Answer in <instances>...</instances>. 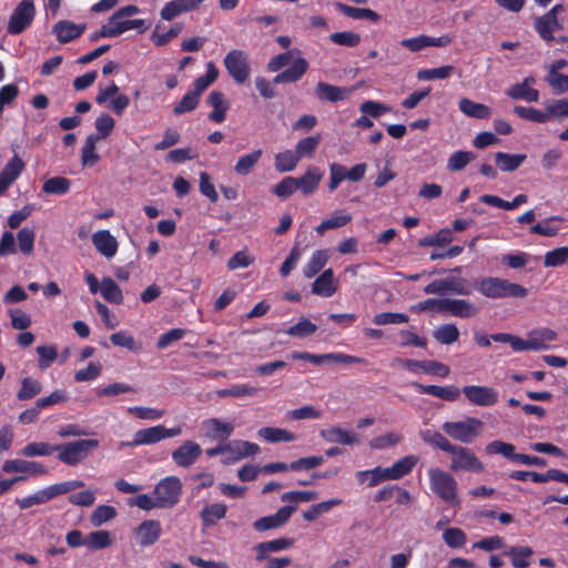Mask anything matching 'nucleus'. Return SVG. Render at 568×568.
<instances>
[{
    "label": "nucleus",
    "mask_w": 568,
    "mask_h": 568,
    "mask_svg": "<svg viewBox=\"0 0 568 568\" xmlns=\"http://www.w3.org/2000/svg\"><path fill=\"white\" fill-rule=\"evenodd\" d=\"M429 488L432 493L450 506H458V485L454 476L438 467H430L427 470Z\"/></svg>",
    "instance_id": "f257e3e1"
},
{
    "label": "nucleus",
    "mask_w": 568,
    "mask_h": 568,
    "mask_svg": "<svg viewBox=\"0 0 568 568\" xmlns=\"http://www.w3.org/2000/svg\"><path fill=\"white\" fill-rule=\"evenodd\" d=\"M478 292L488 298L525 297L528 290L500 277H484L477 282Z\"/></svg>",
    "instance_id": "f03ea898"
},
{
    "label": "nucleus",
    "mask_w": 568,
    "mask_h": 568,
    "mask_svg": "<svg viewBox=\"0 0 568 568\" xmlns=\"http://www.w3.org/2000/svg\"><path fill=\"white\" fill-rule=\"evenodd\" d=\"M442 429L450 438L463 444H470L481 436L485 424L477 417L468 416L460 420L445 422Z\"/></svg>",
    "instance_id": "7ed1b4c3"
},
{
    "label": "nucleus",
    "mask_w": 568,
    "mask_h": 568,
    "mask_svg": "<svg viewBox=\"0 0 568 568\" xmlns=\"http://www.w3.org/2000/svg\"><path fill=\"white\" fill-rule=\"evenodd\" d=\"M99 446L97 439H79L61 445H55L58 459L65 465L75 466L83 462L91 450Z\"/></svg>",
    "instance_id": "20e7f679"
},
{
    "label": "nucleus",
    "mask_w": 568,
    "mask_h": 568,
    "mask_svg": "<svg viewBox=\"0 0 568 568\" xmlns=\"http://www.w3.org/2000/svg\"><path fill=\"white\" fill-rule=\"evenodd\" d=\"M227 74L237 83L244 84L251 75L248 54L241 49H233L223 59Z\"/></svg>",
    "instance_id": "39448f33"
},
{
    "label": "nucleus",
    "mask_w": 568,
    "mask_h": 568,
    "mask_svg": "<svg viewBox=\"0 0 568 568\" xmlns=\"http://www.w3.org/2000/svg\"><path fill=\"white\" fill-rule=\"evenodd\" d=\"M448 453L452 454L449 468L453 471L479 474L485 470L483 462L467 447L454 445L453 449Z\"/></svg>",
    "instance_id": "423d86ee"
},
{
    "label": "nucleus",
    "mask_w": 568,
    "mask_h": 568,
    "mask_svg": "<svg viewBox=\"0 0 568 568\" xmlns=\"http://www.w3.org/2000/svg\"><path fill=\"white\" fill-rule=\"evenodd\" d=\"M182 484L176 476H168L159 481L154 488V496L161 508L175 506L181 497Z\"/></svg>",
    "instance_id": "0eeeda50"
},
{
    "label": "nucleus",
    "mask_w": 568,
    "mask_h": 568,
    "mask_svg": "<svg viewBox=\"0 0 568 568\" xmlns=\"http://www.w3.org/2000/svg\"><path fill=\"white\" fill-rule=\"evenodd\" d=\"M34 0H22L9 18L7 31L9 34L23 32L32 22L36 9Z\"/></svg>",
    "instance_id": "6e6552de"
},
{
    "label": "nucleus",
    "mask_w": 568,
    "mask_h": 568,
    "mask_svg": "<svg viewBox=\"0 0 568 568\" xmlns=\"http://www.w3.org/2000/svg\"><path fill=\"white\" fill-rule=\"evenodd\" d=\"M131 29H138L141 33L146 30L145 21L142 19L128 20L119 16L112 14L105 24L99 31V36L103 38H115Z\"/></svg>",
    "instance_id": "1a4fd4ad"
},
{
    "label": "nucleus",
    "mask_w": 568,
    "mask_h": 568,
    "mask_svg": "<svg viewBox=\"0 0 568 568\" xmlns=\"http://www.w3.org/2000/svg\"><path fill=\"white\" fill-rule=\"evenodd\" d=\"M204 437L211 440L224 442L233 434L235 425L232 422L221 418H207L201 423Z\"/></svg>",
    "instance_id": "9d476101"
},
{
    "label": "nucleus",
    "mask_w": 568,
    "mask_h": 568,
    "mask_svg": "<svg viewBox=\"0 0 568 568\" xmlns=\"http://www.w3.org/2000/svg\"><path fill=\"white\" fill-rule=\"evenodd\" d=\"M466 399L476 406H493L498 402V392L488 386L468 385L462 389Z\"/></svg>",
    "instance_id": "9b49d317"
},
{
    "label": "nucleus",
    "mask_w": 568,
    "mask_h": 568,
    "mask_svg": "<svg viewBox=\"0 0 568 568\" xmlns=\"http://www.w3.org/2000/svg\"><path fill=\"white\" fill-rule=\"evenodd\" d=\"M258 452V445L247 440L226 442L225 457H222V463L225 465L234 464L245 457L254 456Z\"/></svg>",
    "instance_id": "f8f14e48"
},
{
    "label": "nucleus",
    "mask_w": 568,
    "mask_h": 568,
    "mask_svg": "<svg viewBox=\"0 0 568 568\" xmlns=\"http://www.w3.org/2000/svg\"><path fill=\"white\" fill-rule=\"evenodd\" d=\"M424 292L426 294H458L467 295L469 292L466 290V282L460 277H446L436 280L425 286Z\"/></svg>",
    "instance_id": "ddd939ff"
},
{
    "label": "nucleus",
    "mask_w": 568,
    "mask_h": 568,
    "mask_svg": "<svg viewBox=\"0 0 568 568\" xmlns=\"http://www.w3.org/2000/svg\"><path fill=\"white\" fill-rule=\"evenodd\" d=\"M162 526L159 520L146 519L133 529V535L141 547L154 545L161 537Z\"/></svg>",
    "instance_id": "4468645a"
},
{
    "label": "nucleus",
    "mask_w": 568,
    "mask_h": 568,
    "mask_svg": "<svg viewBox=\"0 0 568 568\" xmlns=\"http://www.w3.org/2000/svg\"><path fill=\"white\" fill-rule=\"evenodd\" d=\"M92 244L98 253L106 260L113 258L119 250V242L109 230H100L92 234Z\"/></svg>",
    "instance_id": "2eb2a0df"
},
{
    "label": "nucleus",
    "mask_w": 568,
    "mask_h": 568,
    "mask_svg": "<svg viewBox=\"0 0 568 568\" xmlns=\"http://www.w3.org/2000/svg\"><path fill=\"white\" fill-rule=\"evenodd\" d=\"M531 352H541L552 348V343L558 339L556 331L549 327H536L527 333Z\"/></svg>",
    "instance_id": "dca6fc26"
},
{
    "label": "nucleus",
    "mask_w": 568,
    "mask_h": 568,
    "mask_svg": "<svg viewBox=\"0 0 568 568\" xmlns=\"http://www.w3.org/2000/svg\"><path fill=\"white\" fill-rule=\"evenodd\" d=\"M202 453L201 446L193 440H185L180 447L172 453L173 462L180 466L187 468L192 466Z\"/></svg>",
    "instance_id": "f3484780"
},
{
    "label": "nucleus",
    "mask_w": 568,
    "mask_h": 568,
    "mask_svg": "<svg viewBox=\"0 0 568 568\" xmlns=\"http://www.w3.org/2000/svg\"><path fill=\"white\" fill-rule=\"evenodd\" d=\"M296 510V506H284L280 508L274 515L265 516L253 524V528L257 531H265L275 529L283 526Z\"/></svg>",
    "instance_id": "a211bd4d"
},
{
    "label": "nucleus",
    "mask_w": 568,
    "mask_h": 568,
    "mask_svg": "<svg viewBox=\"0 0 568 568\" xmlns=\"http://www.w3.org/2000/svg\"><path fill=\"white\" fill-rule=\"evenodd\" d=\"M320 436L327 443L342 444V445H357L361 439L359 436L352 432L344 429L339 426H329L320 432Z\"/></svg>",
    "instance_id": "6ab92c4d"
},
{
    "label": "nucleus",
    "mask_w": 568,
    "mask_h": 568,
    "mask_svg": "<svg viewBox=\"0 0 568 568\" xmlns=\"http://www.w3.org/2000/svg\"><path fill=\"white\" fill-rule=\"evenodd\" d=\"M412 386L420 394H428L444 400L454 402L459 398L460 390L456 386H437L412 383Z\"/></svg>",
    "instance_id": "aec40b11"
},
{
    "label": "nucleus",
    "mask_w": 568,
    "mask_h": 568,
    "mask_svg": "<svg viewBox=\"0 0 568 568\" xmlns=\"http://www.w3.org/2000/svg\"><path fill=\"white\" fill-rule=\"evenodd\" d=\"M532 83H535V78L528 77L523 82L511 85L506 91V94L513 100L537 102L539 100V92L530 87Z\"/></svg>",
    "instance_id": "412c9836"
},
{
    "label": "nucleus",
    "mask_w": 568,
    "mask_h": 568,
    "mask_svg": "<svg viewBox=\"0 0 568 568\" xmlns=\"http://www.w3.org/2000/svg\"><path fill=\"white\" fill-rule=\"evenodd\" d=\"M419 458L416 455H406L396 460L392 466L385 467L386 478L389 480H398L410 474Z\"/></svg>",
    "instance_id": "4be33fe9"
},
{
    "label": "nucleus",
    "mask_w": 568,
    "mask_h": 568,
    "mask_svg": "<svg viewBox=\"0 0 568 568\" xmlns=\"http://www.w3.org/2000/svg\"><path fill=\"white\" fill-rule=\"evenodd\" d=\"M336 291L337 284L332 268L323 271L312 284V293L318 296L331 297Z\"/></svg>",
    "instance_id": "5701e85b"
},
{
    "label": "nucleus",
    "mask_w": 568,
    "mask_h": 568,
    "mask_svg": "<svg viewBox=\"0 0 568 568\" xmlns=\"http://www.w3.org/2000/svg\"><path fill=\"white\" fill-rule=\"evenodd\" d=\"M294 545L291 538H277L270 541L260 542L254 546L253 550L256 554V560L262 561L267 559L270 552H278L290 549Z\"/></svg>",
    "instance_id": "b1692460"
},
{
    "label": "nucleus",
    "mask_w": 568,
    "mask_h": 568,
    "mask_svg": "<svg viewBox=\"0 0 568 568\" xmlns=\"http://www.w3.org/2000/svg\"><path fill=\"white\" fill-rule=\"evenodd\" d=\"M162 432V425L140 429L134 433L131 443H122V446H142L156 444L161 440H164Z\"/></svg>",
    "instance_id": "393cba45"
},
{
    "label": "nucleus",
    "mask_w": 568,
    "mask_h": 568,
    "mask_svg": "<svg viewBox=\"0 0 568 568\" xmlns=\"http://www.w3.org/2000/svg\"><path fill=\"white\" fill-rule=\"evenodd\" d=\"M308 63L304 58H297L294 60L293 65L287 68L286 70L280 72L274 79L273 82L276 84L280 83H293L298 81L307 71Z\"/></svg>",
    "instance_id": "a878e982"
},
{
    "label": "nucleus",
    "mask_w": 568,
    "mask_h": 568,
    "mask_svg": "<svg viewBox=\"0 0 568 568\" xmlns=\"http://www.w3.org/2000/svg\"><path fill=\"white\" fill-rule=\"evenodd\" d=\"M257 436L270 444L290 443L297 438L296 434L280 427H262L257 430Z\"/></svg>",
    "instance_id": "bb28decb"
},
{
    "label": "nucleus",
    "mask_w": 568,
    "mask_h": 568,
    "mask_svg": "<svg viewBox=\"0 0 568 568\" xmlns=\"http://www.w3.org/2000/svg\"><path fill=\"white\" fill-rule=\"evenodd\" d=\"M535 29L544 40L551 41L554 39V31L561 30L562 26L560 24L558 17H554L552 13H545L544 16L535 19Z\"/></svg>",
    "instance_id": "cd10ccee"
},
{
    "label": "nucleus",
    "mask_w": 568,
    "mask_h": 568,
    "mask_svg": "<svg viewBox=\"0 0 568 568\" xmlns=\"http://www.w3.org/2000/svg\"><path fill=\"white\" fill-rule=\"evenodd\" d=\"M207 102L213 108V111L209 114V119L215 123L223 122L230 106L224 94L221 91H212L209 94Z\"/></svg>",
    "instance_id": "c85d7f7f"
},
{
    "label": "nucleus",
    "mask_w": 568,
    "mask_h": 568,
    "mask_svg": "<svg viewBox=\"0 0 568 568\" xmlns=\"http://www.w3.org/2000/svg\"><path fill=\"white\" fill-rule=\"evenodd\" d=\"M352 90L335 87L325 82H318L315 87V94L320 100L337 102L346 99Z\"/></svg>",
    "instance_id": "c756f323"
},
{
    "label": "nucleus",
    "mask_w": 568,
    "mask_h": 568,
    "mask_svg": "<svg viewBox=\"0 0 568 568\" xmlns=\"http://www.w3.org/2000/svg\"><path fill=\"white\" fill-rule=\"evenodd\" d=\"M453 316L467 318L477 314V308L468 301L445 298V312Z\"/></svg>",
    "instance_id": "7c9ffc66"
},
{
    "label": "nucleus",
    "mask_w": 568,
    "mask_h": 568,
    "mask_svg": "<svg viewBox=\"0 0 568 568\" xmlns=\"http://www.w3.org/2000/svg\"><path fill=\"white\" fill-rule=\"evenodd\" d=\"M2 470L4 473H31V474H44L45 469L42 465L28 462L24 459H9L6 460L2 465Z\"/></svg>",
    "instance_id": "2f4dec72"
},
{
    "label": "nucleus",
    "mask_w": 568,
    "mask_h": 568,
    "mask_svg": "<svg viewBox=\"0 0 568 568\" xmlns=\"http://www.w3.org/2000/svg\"><path fill=\"white\" fill-rule=\"evenodd\" d=\"M197 8L192 0H172L162 8L161 18L171 21L181 13L190 12Z\"/></svg>",
    "instance_id": "473e14b6"
},
{
    "label": "nucleus",
    "mask_w": 568,
    "mask_h": 568,
    "mask_svg": "<svg viewBox=\"0 0 568 568\" xmlns=\"http://www.w3.org/2000/svg\"><path fill=\"white\" fill-rule=\"evenodd\" d=\"M85 26H77L73 22L63 20L53 27V32L60 42L67 43L81 36Z\"/></svg>",
    "instance_id": "72a5a7b5"
},
{
    "label": "nucleus",
    "mask_w": 568,
    "mask_h": 568,
    "mask_svg": "<svg viewBox=\"0 0 568 568\" xmlns=\"http://www.w3.org/2000/svg\"><path fill=\"white\" fill-rule=\"evenodd\" d=\"M329 252L327 250L315 251L303 267V274L306 278L315 276L328 262Z\"/></svg>",
    "instance_id": "f704fd0d"
},
{
    "label": "nucleus",
    "mask_w": 568,
    "mask_h": 568,
    "mask_svg": "<svg viewBox=\"0 0 568 568\" xmlns=\"http://www.w3.org/2000/svg\"><path fill=\"white\" fill-rule=\"evenodd\" d=\"M404 436L399 432L390 430L381 434L369 440V447L375 450H384L399 445Z\"/></svg>",
    "instance_id": "c9c22d12"
},
{
    "label": "nucleus",
    "mask_w": 568,
    "mask_h": 568,
    "mask_svg": "<svg viewBox=\"0 0 568 568\" xmlns=\"http://www.w3.org/2000/svg\"><path fill=\"white\" fill-rule=\"evenodd\" d=\"M460 111L467 116L475 119H488L491 115V110L489 106L474 102L470 99L463 98L459 101Z\"/></svg>",
    "instance_id": "e433bc0d"
},
{
    "label": "nucleus",
    "mask_w": 568,
    "mask_h": 568,
    "mask_svg": "<svg viewBox=\"0 0 568 568\" xmlns=\"http://www.w3.org/2000/svg\"><path fill=\"white\" fill-rule=\"evenodd\" d=\"M526 160L525 154H508L504 152H497L495 154L496 165L500 171L510 173L517 170Z\"/></svg>",
    "instance_id": "4c0bfd02"
},
{
    "label": "nucleus",
    "mask_w": 568,
    "mask_h": 568,
    "mask_svg": "<svg viewBox=\"0 0 568 568\" xmlns=\"http://www.w3.org/2000/svg\"><path fill=\"white\" fill-rule=\"evenodd\" d=\"M355 477L359 484H366L368 487H375L383 481H388L385 467L381 466L373 469L359 470L355 474Z\"/></svg>",
    "instance_id": "58836bf2"
},
{
    "label": "nucleus",
    "mask_w": 568,
    "mask_h": 568,
    "mask_svg": "<svg viewBox=\"0 0 568 568\" xmlns=\"http://www.w3.org/2000/svg\"><path fill=\"white\" fill-rule=\"evenodd\" d=\"M300 159L295 150H285L275 155L274 165L278 173H286L293 171Z\"/></svg>",
    "instance_id": "ea45409f"
},
{
    "label": "nucleus",
    "mask_w": 568,
    "mask_h": 568,
    "mask_svg": "<svg viewBox=\"0 0 568 568\" xmlns=\"http://www.w3.org/2000/svg\"><path fill=\"white\" fill-rule=\"evenodd\" d=\"M114 537L108 530H94L88 535V548L91 550H102L113 545Z\"/></svg>",
    "instance_id": "a19ab883"
},
{
    "label": "nucleus",
    "mask_w": 568,
    "mask_h": 568,
    "mask_svg": "<svg viewBox=\"0 0 568 568\" xmlns=\"http://www.w3.org/2000/svg\"><path fill=\"white\" fill-rule=\"evenodd\" d=\"M485 453L487 455H501L507 459L513 462H517L518 454L516 453V448L513 444L505 443L503 440H493L485 447Z\"/></svg>",
    "instance_id": "79ce46f5"
},
{
    "label": "nucleus",
    "mask_w": 568,
    "mask_h": 568,
    "mask_svg": "<svg viewBox=\"0 0 568 568\" xmlns=\"http://www.w3.org/2000/svg\"><path fill=\"white\" fill-rule=\"evenodd\" d=\"M102 297L112 304H121L123 302V294L120 286L111 277H104L101 282Z\"/></svg>",
    "instance_id": "37998d69"
},
{
    "label": "nucleus",
    "mask_w": 568,
    "mask_h": 568,
    "mask_svg": "<svg viewBox=\"0 0 568 568\" xmlns=\"http://www.w3.org/2000/svg\"><path fill=\"white\" fill-rule=\"evenodd\" d=\"M415 373L422 371L423 373L438 376V377H447L449 375V367L437 361H415Z\"/></svg>",
    "instance_id": "c03bdc74"
},
{
    "label": "nucleus",
    "mask_w": 568,
    "mask_h": 568,
    "mask_svg": "<svg viewBox=\"0 0 568 568\" xmlns=\"http://www.w3.org/2000/svg\"><path fill=\"white\" fill-rule=\"evenodd\" d=\"M534 554L532 549L527 546L511 547L506 555L510 558L511 564L516 568H526L530 565V557Z\"/></svg>",
    "instance_id": "a18cd8bd"
},
{
    "label": "nucleus",
    "mask_w": 568,
    "mask_h": 568,
    "mask_svg": "<svg viewBox=\"0 0 568 568\" xmlns=\"http://www.w3.org/2000/svg\"><path fill=\"white\" fill-rule=\"evenodd\" d=\"M336 8L345 16L353 19H367L373 22L379 20L378 13L368 8H355L341 2L336 3Z\"/></svg>",
    "instance_id": "49530a36"
},
{
    "label": "nucleus",
    "mask_w": 568,
    "mask_h": 568,
    "mask_svg": "<svg viewBox=\"0 0 568 568\" xmlns=\"http://www.w3.org/2000/svg\"><path fill=\"white\" fill-rule=\"evenodd\" d=\"M118 515L116 509L109 505H99L90 515V523L93 527H100L111 520Z\"/></svg>",
    "instance_id": "de8ad7c7"
},
{
    "label": "nucleus",
    "mask_w": 568,
    "mask_h": 568,
    "mask_svg": "<svg viewBox=\"0 0 568 568\" xmlns=\"http://www.w3.org/2000/svg\"><path fill=\"white\" fill-rule=\"evenodd\" d=\"M258 392L257 387L251 386L248 384H235L227 388L220 389L217 395L220 397H252L255 396Z\"/></svg>",
    "instance_id": "09e8293b"
},
{
    "label": "nucleus",
    "mask_w": 568,
    "mask_h": 568,
    "mask_svg": "<svg viewBox=\"0 0 568 568\" xmlns=\"http://www.w3.org/2000/svg\"><path fill=\"white\" fill-rule=\"evenodd\" d=\"M480 200H481V202L493 205V206H496V207H500L504 210H514V209L518 207L520 204L526 203L527 196L524 194H519L516 197H514L513 201H505L496 195L487 194V195H483L480 197Z\"/></svg>",
    "instance_id": "8fccbe9b"
},
{
    "label": "nucleus",
    "mask_w": 568,
    "mask_h": 568,
    "mask_svg": "<svg viewBox=\"0 0 568 568\" xmlns=\"http://www.w3.org/2000/svg\"><path fill=\"white\" fill-rule=\"evenodd\" d=\"M419 436L425 443L434 447H437L443 452L448 453L449 450L453 449L454 445L443 434L438 432L425 429L419 433Z\"/></svg>",
    "instance_id": "3c124183"
},
{
    "label": "nucleus",
    "mask_w": 568,
    "mask_h": 568,
    "mask_svg": "<svg viewBox=\"0 0 568 568\" xmlns=\"http://www.w3.org/2000/svg\"><path fill=\"white\" fill-rule=\"evenodd\" d=\"M226 506L224 504H211L205 506L201 511V518L205 526H212L216 520L225 517Z\"/></svg>",
    "instance_id": "603ef678"
},
{
    "label": "nucleus",
    "mask_w": 568,
    "mask_h": 568,
    "mask_svg": "<svg viewBox=\"0 0 568 568\" xmlns=\"http://www.w3.org/2000/svg\"><path fill=\"white\" fill-rule=\"evenodd\" d=\"M321 139V134H315L300 140L295 146V152L298 155V159L311 158L315 153Z\"/></svg>",
    "instance_id": "864d4df0"
},
{
    "label": "nucleus",
    "mask_w": 568,
    "mask_h": 568,
    "mask_svg": "<svg viewBox=\"0 0 568 568\" xmlns=\"http://www.w3.org/2000/svg\"><path fill=\"white\" fill-rule=\"evenodd\" d=\"M433 336L440 344L449 345L458 339L459 331L454 324H444L434 331Z\"/></svg>",
    "instance_id": "5fc2aeb1"
},
{
    "label": "nucleus",
    "mask_w": 568,
    "mask_h": 568,
    "mask_svg": "<svg viewBox=\"0 0 568 568\" xmlns=\"http://www.w3.org/2000/svg\"><path fill=\"white\" fill-rule=\"evenodd\" d=\"M36 233L32 229L23 227L17 234L18 248L22 254L29 256L33 252Z\"/></svg>",
    "instance_id": "6e6d98bb"
},
{
    "label": "nucleus",
    "mask_w": 568,
    "mask_h": 568,
    "mask_svg": "<svg viewBox=\"0 0 568 568\" xmlns=\"http://www.w3.org/2000/svg\"><path fill=\"white\" fill-rule=\"evenodd\" d=\"M254 263V256L250 254L247 248H243L234 253L226 263V266L230 271H235L239 268H246Z\"/></svg>",
    "instance_id": "4d7b16f0"
},
{
    "label": "nucleus",
    "mask_w": 568,
    "mask_h": 568,
    "mask_svg": "<svg viewBox=\"0 0 568 568\" xmlns=\"http://www.w3.org/2000/svg\"><path fill=\"white\" fill-rule=\"evenodd\" d=\"M514 112L519 118L535 123H546L549 121V114H547V111L542 112L534 108L516 105L514 108Z\"/></svg>",
    "instance_id": "13d9d810"
},
{
    "label": "nucleus",
    "mask_w": 568,
    "mask_h": 568,
    "mask_svg": "<svg viewBox=\"0 0 568 568\" xmlns=\"http://www.w3.org/2000/svg\"><path fill=\"white\" fill-rule=\"evenodd\" d=\"M561 220L562 219L559 216H550V217L535 224L531 227V232L535 234L542 235V236H554L560 230L559 225L556 222L561 221Z\"/></svg>",
    "instance_id": "bf43d9fd"
},
{
    "label": "nucleus",
    "mask_w": 568,
    "mask_h": 568,
    "mask_svg": "<svg viewBox=\"0 0 568 568\" xmlns=\"http://www.w3.org/2000/svg\"><path fill=\"white\" fill-rule=\"evenodd\" d=\"M568 262V246L554 248L545 254L544 265L546 267L561 266Z\"/></svg>",
    "instance_id": "052dcab7"
},
{
    "label": "nucleus",
    "mask_w": 568,
    "mask_h": 568,
    "mask_svg": "<svg viewBox=\"0 0 568 568\" xmlns=\"http://www.w3.org/2000/svg\"><path fill=\"white\" fill-rule=\"evenodd\" d=\"M41 389L42 387L40 382L30 377H26L21 382V387L17 393V397L20 400L30 399L40 394Z\"/></svg>",
    "instance_id": "680f3d73"
},
{
    "label": "nucleus",
    "mask_w": 568,
    "mask_h": 568,
    "mask_svg": "<svg viewBox=\"0 0 568 568\" xmlns=\"http://www.w3.org/2000/svg\"><path fill=\"white\" fill-rule=\"evenodd\" d=\"M443 540L450 548H462L467 541V536L460 528L453 527L444 530Z\"/></svg>",
    "instance_id": "e2e57ef3"
},
{
    "label": "nucleus",
    "mask_w": 568,
    "mask_h": 568,
    "mask_svg": "<svg viewBox=\"0 0 568 568\" xmlns=\"http://www.w3.org/2000/svg\"><path fill=\"white\" fill-rule=\"evenodd\" d=\"M351 215L347 213H335L329 219L323 221L316 227V232L323 235L327 230L337 229L346 225L351 221Z\"/></svg>",
    "instance_id": "0e129e2a"
},
{
    "label": "nucleus",
    "mask_w": 568,
    "mask_h": 568,
    "mask_svg": "<svg viewBox=\"0 0 568 568\" xmlns=\"http://www.w3.org/2000/svg\"><path fill=\"white\" fill-rule=\"evenodd\" d=\"M110 341L113 345L128 348L132 352H138L141 349V345L136 343L134 337L125 331L113 333L110 336Z\"/></svg>",
    "instance_id": "69168bd1"
},
{
    "label": "nucleus",
    "mask_w": 568,
    "mask_h": 568,
    "mask_svg": "<svg viewBox=\"0 0 568 568\" xmlns=\"http://www.w3.org/2000/svg\"><path fill=\"white\" fill-rule=\"evenodd\" d=\"M475 159V154L469 151H457L450 155L447 169L450 171H460Z\"/></svg>",
    "instance_id": "338daca9"
},
{
    "label": "nucleus",
    "mask_w": 568,
    "mask_h": 568,
    "mask_svg": "<svg viewBox=\"0 0 568 568\" xmlns=\"http://www.w3.org/2000/svg\"><path fill=\"white\" fill-rule=\"evenodd\" d=\"M545 110L549 114V121L568 118V98L546 103Z\"/></svg>",
    "instance_id": "774afa93"
}]
</instances>
